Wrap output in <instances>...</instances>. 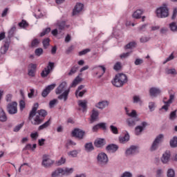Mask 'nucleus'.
Wrapping results in <instances>:
<instances>
[{
	"mask_svg": "<svg viewBox=\"0 0 177 177\" xmlns=\"http://www.w3.org/2000/svg\"><path fill=\"white\" fill-rule=\"evenodd\" d=\"M82 81V79L80 76L76 77V78L73 81L72 84L67 89V82H62L58 87L55 89L56 95H59L57 97L59 100H63V102H67L68 99V95L70 93V89L71 88H75Z\"/></svg>",
	"mask_w": 177,
	"mask_h": 177,
	"instance_id": "nucleus-1",
	"label": "nucleus"
},
{
	"mask_svg": "<svg viewBox=\"0 0 177 177\" xmlns=\"http://www.w3.org/2000/svg\"><path fill=\"white\" fill-rule=\"evenodd\" d=\"M39 106L38 103H35L29 113L28 120L32 125H41L44 122L45 117L48 115V112L44 109L38 110Z\"/></svg>",
	"mask_w": 177,
	"mask_h": 177,
	"instance_id": "nucleus-2",
	"label": "nucleus"
},
{
	"mask_svg": "<svg viewBox=\"0 0 177 177\" xmlns=\"http://www.w3.org/2000/svg\"><path fill=\"white\" fill-rule=\"evenodd\" d=\"M156 16L159 19H165L169 16V8H168L167 3H163L162 6L157 8Z\"/></svg>",
	"mask_w": 177,
	"mask_h": 177,
	"instance_id": "nucleus-3",
	"label": "nucleus"
},
{
	"mask_svg": "<svg viewBox=\"0 0 177 177\" xmlns=\"http://www.w3.org/2000/svg\"><path fill=\"white\" fill-rule=\"evenodd\" d=\"M109 163V156L104 152H100L97 156V164L100 167H104Z\"/></svg>",
	"mask_w": 177,
	"mask_h": 177,
	"instance_id": "nucleus-4",
	"label": "nucleus"
},
{
	"mask_svg": "<svg viewBox=\"0 0 177 177\" xmlns=\"http://www.w3.org/2000/svg\"><path fill=\"white\" fill-rule=\"evenodd\" d=\"M163 140L164 136L162 134H159L158 136H157L149 148L150 151H156V150L158 149L160 143H162Z\"/></svg>",
	"mask_w": 177,
	"mask_h": 177,
	"instance_id": "nucleus-5",
	"label": "nucleus"
},
{
	"mask_svg": "<svg viewBox=\"0 0 177 177\" xmlns=\"http://www.w3.org/2000/svg\"><path fill=\"white\" fill-rule=\"evenodd\" d=\"M85 134H86L85 131H84L80 129H75L72 131V136L73 138H77L80 140H82V139H84V136H85Z\"/></svg>",
	"mask_w": 177,
	"mask_h": 177,
	"instance_id": "nucleus-6",
	"label": "nucleus"
},
{
	"mask_svg": "<svg viewBox=\"0 0 177 177\" xmlns=\"http://www.w3.org/2000/svg\"><path fill=\"white\" fill-rule=\"evenodd\" d=\"M7 111L10 114L17 113V102H13L7 105Z\"/></svg>",
	"mask_w": 177,
	"mask_h": 177,
	"instance_id": "nucleus-7",
	"label": "nucleus"
},
{
	"mask_svg": "<svg viewBox=\"0 0 177 177\" xmlns=\"http://www.w3.org/2000/svg\"><path fill=\"white\" fill-rule=\"evenodd\" d=\"M139 147L136 145H131L125 151L126 156H133L134 154H138L139 153Z\"/></svg>",
	"mask_w": 177,
	"mask_h": 177,
	"instance_id": "nucleus-8",
	"label": "nucleus"
},
{
	"mask_svg": "<svg viewBox=\"0 0 177 177\" xmlns=\"http://www.w3.org/2000/svg\"><path fill=\"white\" fill-rule=\"evenodd\" d=\"M82 9H84V4L81 3H77L73 10L72 15L78 16V14L82 12Z\"/></svg>",
	"mask_w": 177,
	"mask_h": 177,
	"instance_id": "nucleus-9",
	"label": "nucleus"
},
{
	"mask_svg": "<svg viewBox=\"0 0 177 177\" xmlns=\"http://www.w3.org/2000/svg\"><path fill=\"white\" fill-rule=\"evenodd\" d=\"M142 126H137L135 128V134L137 136H139V135H142V132H143V131H145V128H146V127H147V122H142L141 123Z\"/></svg>",
	"mask_w": 177,
	"mask_h": 177,
	"instance_id": "nucleus-10",
	"label": "nucleus"
},
{
	"mask_svg": "<svg viewBox=\"0 0 177 177\" xmlns=\"http://www.w3.org/2000/svg\"><path fill=\"white\" fill-rule=\"evenodd\" d=\"M53 164V160L48 158V156H46V155H44L43 156V160L41 162V165H43V167H44V168H49V167H50V165H52Z\"/></svg>",
	"mask_w": 177,
	"mask_h": 177,
	"instance_id": "nucleus-11",
	"label": "nucleus"
},
{
	"mask_svg": "<svg viewBox=\"0 0 177 177\" xmlns=\"http://www.w3.org/2000/svg\"><path fill=\"white\" fill-rule=\"evenodd\" d=\"M56 88V84H53L48 85L41 93V96L43 97H46L49 93H50V91H53Z\"/></svg>",
	"mask_w": 177,
	"mask_h": 177,
	"instance_id": "nucleus-12",
	"label": "nucleus"
},
{
	"mask_svg": "<svg viewBox=\"0 0 177 177\" xmlns=\"http://www.w3.org/2000/svg\"><path fill=\"white\" fill-rule=\"evenodd\" d=\"M10 46V39H5L4 40V44L1 48L0 52L1 55H5L9 50V46Z\"/></svg>",
	"mask_w": 177,
	"mask_h": 177,
	"instance_id": "nucleus-13",
	"label": "nucleus"
},
{
	"mask_svg": "<svg viewBox=\"0 0 177 177\" xmlns=\"http://www.w3.org/2000/svg\"><path fill=\"white\" fill-rule=\"evenodd\" d=\"M138 121H140V119L139 118H129L126 120V122L128 127H130L131 128H133V127L136 125V123Z\"/></svg>",
	"mask_w": 177,
	"mask_h": 177,
	"instance_id": "nucleus-14",
	"label": "nucleus"
},
{
	"mask_svg": "<svg viewBox=\"0 0 177 177\" xmlns=\"http://www.w3.org/2000/svg\"><path fill=\"white\" fill-rule=\"evenodd\" d=\"M99 120V111L96 109L92 110V113L91 115L90 124H93V122Z\"/></svg>",
	"mask_w": 177,
	"mask_h": 177,
	"instance_id": "nucleus-15",
	"label": "nucleus"
},
{
	"mask_svg": "<svg viewBox=\"0 0 177 177\" xmlns=\"http://www.w3.org/2000/svg\"><path fill=\"white\" fill-rule=\"evenodd\" d=\"M35 71H37V64H30L29 65L28 75L30 77H35Z\"/></svg>",
	"mask_w": 177,
	"mask_h": 177,
	"instance_id": "nucleus-16",
	"label": "nucleus"
},
{
	"mask_svg": "<svg viewBox=\"0 0 177 177\" xmlns=\"http://www.w3.org/2000/svg\"><path fill=\"white\" fill-rule=\"evenodd\" d=\"M160 93H161V90L158 88L152 87L149 89L150 96H153V97H157Z\"/></svg>",
	"mask_w": 177,
	"mask_h": 177,
	"instance_id": "nucleus-17",
	"label": "nucleus"
},
{
	"mask_svg": "<svg viewBox=\"0 0 177 177\" xmlns=\"http://www.w3.org/2000/svg\"><path fill=\"white\" fill-rule=\"evenodd\" d=\"M118 149V145L115 144H110L106 147V151H109V153H115Z\"/></svg>",
	"mask_w": 177,
	"mask_h": 177,
	"instance_id": "nucleus-18",
	"label": "nucleus"
},
{
	"mask_svg": "<svg viewBox=\"0 0 177 177\" xmlns=\"http://www.w3.org/2000/svg\"><path fill=\"white\" fill-rule=\"evenodd\" d=\"M169 158H171V153L169 151H166L162 154L161 161L163 164H168L169 162Z\"/></svg>",
	"mask_w": 177,
	"mask_h": 177,
	"instance_id": "nucleus-19",
	"label": "nucleus"
},
{
	"mask_svg": "<svg viewBox=\"0 0 177 177\" xmlns=\"http://www.w3.org/2000/svg\"><path fill=\"white\" fill-rule=\"evenodd\" d=\"M113 85L116 86V88H121V86H124V83L121 82V80L118 78V76L116 75L113 80L112 81Z\"/></svg>",
	"mask_w": 177,
	"mask_h": 177,
	"instance_id": "nucleus-20",
	"label": "nucleus"
},
{
	"mask_svg": "<svg viewBox=\"0 0 177 177\" xmlns=\"http://www.w3.org/2000/svg\"><path fill=\"white\" fill-rule=\"evenodd\" d=\"M107 106H109V101L107 100L99 102L95 104V107H97V109H100V110H103V109H106Z\"/></svg>",
	"mask_w": 177,
	"mask_h": 177,
	"instance_id": "nucleus-21",
	"label": "nucleus"
},
{
	"mask_svg": "<svg viewBox=\"0 0 177 177\" xmlns=\"http://www.w3.org/2000/svg\"><path fill=\"white\" fill-rule=\"evenodd\" d=\"M106 145V140L103 138H98L95 140L94 145L95 147H103Z\"/></svg>",
	"mask_w": 177,
	"mask_h": 177,
	"instance_id": "nucleus-22",
	"label": "nucleus"
},
{
	"mask_svg": "<svg viewBox=\"0 0 177 177\" xmlns=\"http://www.w3.org/2000/svg\"><path fill=\"white\" fill-rule=\"evenodd\" d=\"M129 133H127L124 136L119 137V142L122 145H125L127 142H129Z\"/></svg>",
	"mask_w": 177,
	"mask_h": 177,
	"instance_id": "nucleus-23",
	"label": "nucleus"
},
{
	"mask_svg": "<svg viewBox=\"0 0 177 177\" xmlns=\"http://www.w3.org/2000/svg\"><path fill=\"white\" fill-rule=\"evenodd\" d=\"M77 103L78 106H80V107H82V109H83V112L86 111V109H88V101H86V100H80L78 101Z\"/></svg>",
	"mask_w": 177,
	"mask_h": 177,
	"instance_id": "nucleus-24",
	"label": "nucleus"
},
{
	"mask_svg": "<svg viewBox=\"0 0 177 177\" xmlns=\"http://www.w3.org/2000/svg\"><path fill=\"white\" fill-rule=\"evenodd\" d=\"M118 77V79L123 83V85H125L128 82V77H127V75L124 73H118L116 75Z\"/></svg>",
	"mask_w": 177,
	"mask_h": 177,
	"instance_id": "nucleus-25",
	"label": "nucleus"
},
{
	"mask_svg": "<svg viewBox=\"0 0 177 177\" xmlns=\"http://www.w3.org/2000/svg\"><path fill=\"white\" fill-rule=\"evenodd\" d=\"M8 120V117L6 116V113H5V111L2 108H0V121L1 122H6Z\"/></svg>",
	"mask_w": 177,
	"mask_h": 177,
	"instance_id": "nucleus-26",
	"label": "nucleus"
},
{
	"mask_svg": "<svg viewBox=\"0 0 177 177\" xmlns=\"http://www.w3.org/2000/svg\"><path fill=\"white\" fill-rule=\"evenodd\" d=\"M84 149L86 151L90 152L95 150V147H93V144H92V142H87L84 145Z\"/></svg>",
	"mask_w": 177,
	"mask_h": 177,
	"instance_id": "nucleus-27",
	"label": "nucleus"
},
{
	"mask_svg": "<svg viewBox=\"0 0 177 177\" xmlns=\"http://www.w3.org/2000/svg\"><path fill=\"white\" fill-rule=\"evenodd\" d=\"M60 174L63 175V169L58 168L55 171H53L51 174V177H59L60 176Z\"/></svg>",
	"mask_w": 177,
	"mask_h": 177,
	"instance_id": "nucleus-28",
	"label": "nucleus"
},
{
	"mask_svg": "<svg viewBox=\"0 0 177 177\" xmlns=\"http://www.w3.org/2000/svg\"><path fill=\"white\" fill-rule=\"evenodd\" d=\"M125 110L127 111V115H129L130 118H139L138 117V113H136V111L132 110L131 113H128V109L125 108Z\"/></svg>",
	"mask_w": 177,
	"mask_h": 177,
	"instance_id": "nucleus-29",
	"label": "nucleus"
},
{
	"mask_svg": "<svg viewBox=\"0 0 177 177\" xmlns=\"http://www.w3.org/2000/svg\"><path fill=\"white\" fill-rule=\"evenodd\" d=\"M142 15H143V10H137L133 14V19H140L142 17Z\"/></svg>",
	"mask_w": 177,
	"mask_h": 177,
	"instance_id": "nucleus-30",
	"label": "nucleus"
},
{
	"mask_svg": "<svg viewBox=\"0 0 177 177\" xmlns=\"http://www.w3.org/2000/svg\"><path fill=\"white\" fill-rule=\"evenodd\" d=\"M15 31H16V26H14L8 31V37L6 39H10V38L13 37V35H15Z\"/></svg>",
	"mask_w": 177,
	"mask_h": 177,
	"instance_id": "nucleus-31",
	"label": "nucleus"
},
{
	"mask_svg": "<svg viewBox=\"0 0 177 177\" xmlns=\"http://www.w3.org/2000/svg\"><path fill=\"white\" fill-rule=\"evenodd\" d=\"M37 149V144H34L32 146L31 144H27L26 147L23 149V151L26 150H32V151H34Z\"/></svg>",
	"mask_w": 177,
	"mask_h": 177,
	"instance_id": "nucleus-32",
	"label": "nucleus"
},
{
	"mask_svg": "<svg viewBox=\"0 0 177 177\" xmlns=\"http://www.w3.org/2000/svg\"><path fill=\"white\" fill-rule=\"evenodd\" d=\"M79 68H80L79 66L75 65V66H73L71 68L69 73H68V75H69V76L73 75V74H75V73H77V71H78Z\"/></svg>",
	"mask_w": 177,
	"mask_h": 177,
	"instance_id": "nucleus-33",
	"label": "nucleus"
},
{
	"mask_svg": "<svg viewBox=\"0 0 177 177\" xmlns=\"http://www.w3.org/2000/svg\"><path fill=\"white\" fill-rule=\"evenodd\" d=\"M169 27L172 32H177V24L176 22H171L169 24Z\"/></svg>",
	"mask_w": 177,
	"mask_h": 177,
	"instance_id": "nucleus-34",
	"label": "nucleus"
},
{
	"mask_svg": "<svg viewBox=\"0 0 177 177\" xmlns=\"http://www.w3.org/2000/svg\"><path fill=\"white\" fill-rule=\"evenodd\" d=\"M50 125V119H49L48 121H46L44 124L40 125L38 128L39 131H42V129H46V128H48Z\"/></svg>",
	"mask_w": 177,
	"mask_h": 177,
	"instance_id": "nucleus-35",
	"label": "nucleus"
},
{
	"mask_svg": "<svg viewBox=\"0 0 177 177\" xmlns=\"http://www.w3.org/2000/svg\"><path fill=\"white\" fill-rule=\"evenodd\" d=\"M73 171H74V169L73 168H65V169H63L62 175L68 176L71 174H73Z\"/></svg>",
	"mask_w": 177,
	"mask_h": 177,
	"instance_id": "nucleus-36",
	"label": "nucleus"
},
{
	"mask_svg": "<svg viewBox=\"0 0 177 177\" xmlns=\"http://www.w3.org/2000/svg\"><path fill=\"white\" fill-rule=\"evenodd\" d=\"M136 42L131 41L129 44H127L126 46H124V49H133V48H136Z\"/></svg>",
	"mask_w": 177,
	"mask_h": 177,
	"instance_id": "nucleus-37",
	"label": "nucleus"
},
{
	"mask_svg": "<svg viewBox=\"0 0 177 177\" xmlns=\"http://www.w3.org/2000/svg\"><path fill=\"white\" fill-rule=\"evenodd\" d=\"M176 111L177 110L176 109L175 111L170 113L169 118L171 121H174L176 120L177 118Z\"/></svg>",
	"mask_w": 177,
	"mask_h": 177,
	"instance_id": "nucleus-38",
	"label": "nucleus"
},
{
	"mask_svg": "<svg viewBox=\"0 0 177 177\" xmlns=\"http://www.w3.org/2000/svg\"><path fill=\"white\" fill-rule=\"evenodd\" d=\"M50 73V72L49 71V70H48V68H44V69L41 73V76L42 78H45L48 77V75H49Z\"/></svg>",
	"mask_w": 177,
	"mask_h": 177,
	"instance_id": "nucleus-39",
	"label": "nucleus"
},
{
	"mask_svg": "<svg viewBox=\"0 0 177 177\" xmlns=\"http://www.w3.org/2000/svg\"><path fill=\"white\" fill-rule=\"evenodd\" d=\"M170 146H171V147H177V137L176 136H174L170 140Z\"/></svg>",
	"mask_w": 177,
	"mask_h": 177,
	"instance_id": "nucleus-40",
	"label": "nucleus"
},
{
	"mask_svg": "<svg viewBox=\"0 0 177 177\" xmlns=\"http://www.w3.org/2000/svg\"><path fill=\"white\" fill-rule=\"evenodd\" d=\"M66 28V22L62 21L58 24V30L59 32H62L63 30Z\"/></svg>",
	"mask_w": 177,
	"mask_h": 177,
	"instance_id": "nucleus-41",
	"label": "nucleus"
},
{
	"mask_svg": "<svg viewBox=\"0 0 177 177\" xmlns=\"http://www.w3.org/2000/svg\"><path fill=\"white\" fill-rule=\"evenodd\" d=\"M50 39L49 38L44 39L43 40V46L44 49H48V46L50 45Z\"/></svg>",
	"mask_w": 177,
	"mask_h": 177,
	"instance_id": "nucleus-42",
	"label": "nucleus"
},
{
	"mask_svg": "<svg viewBox=\"0 0 177 177\" xmlns=\"http://www.w3.org/2000/svg\"><path fill=\"white\" fill-rule=\"evenodd\" d=\"M165 73L167 75L171 74V75H176V74H177L176 70L175 68L166 69Z\"/></svg>",
	"mask_w": 177,
	"mask_h": 177,
	"instance_id": "nucleus-43",
	"label": "nucleus"
},
{
	"mask_svg": "<svg viewBox=\"0 0 177 177\" xmlns=\"http://www.w3.org/2000/svg\"><path fill=\"white\" fill-rule=\"evenodd\" d=\"M110 130L113 133L114 135H118V128L114 125H111L110 126Z\"/></svg>",
	"mask_w": 177,
	"mask_h": 177,
	"instance_id": "nucleus-44",
	"label": "nucleus"
},
{
	"mask_svg": "<svg viewBox=\"0 0 177 177\" xmlns=\"http://www.w3.org/2000/svg\"><path fill=\"white\" fill-rule=\"evenodd\" d=\"M175 100V95L174 94H170L169 95V99L167 102H164L165 104H172V102Z\"/></svg>",
	"mask_w": 177,
	"mask_h": 177,
	"instance_id": "nucleus-45",
	"label": "nucleus"
},
{
	"mask_svg": "<svg viewBox=\"0 0 177 177\" xmlns=\"http://www.w3.org/2000/svg\"><path fill=\"white\" fill-rule=\"evenodd\" d=\"M39 45V40L38 39H34L31 42L32 48H37Z\"/></svg>",
	"mask_w": 177,
	"mask_h": 177,
	"instance_id": "nucleus-46",
	"label": "nucleus"
},
{
	"mask_svg": "<svg viewBox=\"0 0 177 177\" xmlns=\"http://www.w3.org/2000/svg\"><path fill=\"white\" fill-rule=\"evenodd\" d=\"M149 41H150V37H147V36H142L140 39V42H141V44H145L146 42H149Z\"/></svg>",
	"mask_w": 177,
	"mask_h": 177,
	"instance_id": "nucleus-47",
	"label": "nucleus"
},
{
	"mask_svg": "<svg viewBox=\"0 0 177 177\" xmlns=\"http://www.w3.org/2000/svg\"><path fill=\"white\" fill-rule=\"evenodd\" d=\"M167 177H175V171L173 169L167 170Z\"/></svg>",
	"mask_w": 177,
	"mask_h": 177,
	"instance_id": "nucleus-48",
	"label": "nucleus"
},
{
	"mask_svg": "<svg viewBox=\"0 0 177 177\" xmlns=\"http://www.w3.org/2000/svg\"><path fill=\"white\" fill-rule=\"evenodd\" d=\"M49 32H50V28H47L40 33V37H44V35L49 34Z\"/></svg>",
	"mask_w": 177,
	"mask_h": 177,
	"instance_id": "nucleus-49",
	"label": "nucleus"
},
{
	"mask_svg": "<svg viewBox=\"0 0 177 177\" xmlns=\"http://www.w3.org/2000/svg\"><path fill=\"white\" fill-rule=\"evenodd\" d=\"M42 53H44V49L39 48H37L35 50V54L36 55V56H41V55H42Z\"/></svg>",
	"mask_w": 177,
	"mask_h": 177,
	"instance_id": "nucleus-50",
	"label": "nucleus"
},
{
	"mask_svg": "<svg viewBox=\"0 0 177 177\" xmlns=\"http://www.w3.org/2000/svg\"><path fill=\"white\" fill-rule=\"evenodd\" d=\"M168 32V28L163 27L160 30V34L162 35H167V33Z\"/></svg>",
	"mask_w": 177,
	"mask_h": 177,
	"instance_id": "nucleus-51",
	"label": "nucleus"
},
{
	"mask_svg": "<svg viewBox=\"0 0 177 177\" xmlns=\"http://www.w3.org/2000/svg\"><path fill=\"white\" fill-rule=\"evenodd\" d=\"M68 156H71V157H77V156H78V151L73 150V151H69L68 153Z\"/></svg>",
	"mask_w": 177,
	"mask_h": 177,
	"instance_id": "nucleus-52",
	"label": "nucleus"
},
{
	"mask_svg": "<svg viewBox=\"0 0 177 177\" xmlns=\"http://www.w3.org/2000/svg\"><path fill=\"white\" fill-rule=\"evenodd\" d=\"M75 145H77L75 142L71 140H69L66 142V149H69L70 146H75Z\"/></svg>",
	"mask_w": 177,
	"mask_h": 177,
	"instance_id": "nucleus-53",
	"label": "nucleus"
},
{
	"mask_svg": "<svg viewBox=\"0 0 177 177\" xmlns=\"http://www.w3.org/2000/svg\"><path fill=\"white\" fill-rule=\"evenodd\" d=\"M46 68H47V70H49V71L50 73V71H52V70H53V68H55V63L49 62L48 65L47 66V67Z\"/></svg>",
	"mask_w": 177,
	"mask_h": 177,
	"instance_id": "nucleus-54",
	"label": "nucleus"
},
{
	"mask_svg": "<svg viewBox=\"0 0 177 177\" xmlns=\"http://www.w3.org/2000/svg\"><path fill=\"white\" fill-rule=\"evenodd\" d=\"M24 125V123H21L20 124L17 125L13 129L14 132H19V130L21 129V128H23Z\"/></svg>",
	"mask_w": 177,
	"mask_h": 177,
	"instance_id": "nucleus-55",
	"label": "nucleus"
},
{
	"mask_svg": "<svg viewBox=\"0 0 177 177\" xmlns=\"http://www.w3.org/2000/svg\"><path fill=\"white\" fill-rule=\"evenodd\" d=\"M27 26H28V24L25 20H22L21 22L19 23V26L23 28L27 27Z\"/></svg>",
	"mask_w": 177,
	"mask_h": 177,
	"instance_id": "nucleus-56",
	"label": "nucleus"
},
{
	"mask_svg": "<svg viewBox=\"0 0 177 177\" xmlns=\"http://www.w3.org/2000/svg\"><path fill=\"white\" fill-rule=\"evenodd\" d=\"M91 49L89 48H86L80 52H79V56H83L84 55H86V53H89Z\"/></svg>",
	"mask_w": 177,
	"mask_h": 177,
	"instance_id": "nucleus-57",
	"label": "nucleus"
},
{
	"mask_svg": "<svg viewBox=\"0 0 177 177\" xmlns=\"http://www.w3.org/2000/svg\"><path fill=\"white\" fill-rule=\"evenodd\" d=\"M98 126L100 129H102L103 131H106L107 129V127L106 126V123L101 122L98 124Z\"/></svg>",
	"mask_w": 177,
	"mask_h": 177,
	"instance_id": "nucleus-58",
	"label": "nucleus"
},
{
	"mask_svg": "<svg viewBox=\"0 0 177 177\" xmlns=\"http://www.w3.org/2000/svg\"><path fill=\"white\" fill-rule=\"evenodd\" d=\"M66 162V158H61L57 162V165L60 166L63 165V164H65Z\"/></svg>",
	"mask_w": 177,
	"mask_h": 177,
	"instance_id": "nucleus-59",
	"label": "nucleus"
},
{
	"mask_svg": "<svg viewBox=\"0 0 177 177\" xmlns=\"http://www.w3.org/2000/svg\"><path fill=\"white\" fill-rule=\"evenodd\" d=\"M149 109L150 111H154V109H156V103L149 102Z\"/></svg>",
	"mask_w": 177,
	"mask_h": 177,
	"instance_id": "nucleus-60",
	"label": "nucleus"
},
{
	"mask_svg": "<svg viewBox=\"0 0 177 177\" xmlns=\"http://www.w3.org/2000/svg\"><path fill=\"white\" fill-rule=\"evenodd\" d=\"M176 16H177V8H174L173 9V14L171 16V20H175V19H176Z\"/></svg>",
	"mask_w": 177,
	"mask_h": 177,
	"instance_id": "nucleus-61",
	"label": "nucleus"
},
{
	"mask_svg": "<svg viewBox=\"0 0 177 177\" xmlns=\"http://www.w3.org/2000/svg\"><path fill=\"white\" fill-rule=\"evenodd\" d=\"M114 70L116 71H118V70H121V62H117L114 66H113Z\"/></svg>",
	"mask_w": 177,
	"mask_h": 177,
	"instance_id": "nucleus-62",
	"label": "nucleus"
},
{
	"mask_svg": "<svg viewBox=\"0 0 177 177\" xmlns=\"http://www.w3.org/2000/svg\"><path fill=\"white\" fill-rule=\"evenodd\" d=\"M164 174V171L161 169H158L156 171V177H162V174Z\"/></svg>",
	"mask_w": 177,
	"mask_h": 177,
	"instance_id": "nucleus-63",
	"label": "nucleus"
},
{
	"mask_svg": "<svg viewBox=\"0 0 177 177\" xmlns=\"http://www.w3.org/2000/svg\"><path fill=\"white\" fill-rule=\"evenodd\" d=\"M133 103H139V102H141L140 97L139 95H134L133 97Z\"/></svg>",
	"mask_w": 177,
	"mask_h": 177,
	"instance_id": "nucleus-64",
	"label": "nucleus"
}]
</instances>
